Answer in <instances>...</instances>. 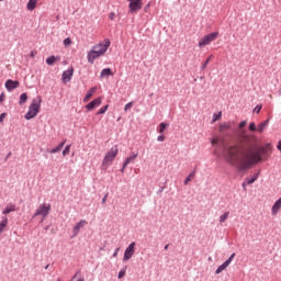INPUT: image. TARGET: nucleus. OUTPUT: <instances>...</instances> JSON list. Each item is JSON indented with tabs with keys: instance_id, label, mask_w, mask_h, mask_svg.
<instances>
[{
	"instance_id": "obj_1",
	"label": "nucleus",
	"mask_w": 281,
	"mask_h": 281,
	"mask_svg": "<svg viewBox=\"0 0 281 281\" xmlns=\"http://www.w3.org/2000/svg\"><path fill=\"white\" fill-rule=\"evenodd\" d=\"M267 154V148L260 147L259 149L247 148L244 153L245 159H240L238 156V147L231 146L226 151V161L231 164V166L236 167L237 172H245L250 170L252 166L256 164H260L262 161V155Z\"/></svg>"
},
{
	"instance_id": "obj_2",
	"label": "nucleus",
	"mask_w": 281,
	"mask_h": 281,
	"mask_svg": "<svg viewBox=\"0 0 281 281\" xmlns=\"http://www.w3.org/2000/svg\"><path fill=\"white\" fill-rule=\"evenodd\" d=\"M111 47V40L105 38L104 43L95 44L90 52H88L87 58L90 65L95 63V58H100V56H104L106 50Z\"/></svg>"
},
{
	"instance_id": "obj_3",
	"label": "nucleus",
	"mask_w": 281,
	"mask_h": 281,
	"mask_svg": "<svg viewBox=\"0 0 281 281\" xmlns=\"http://www.w3.org/2000/svg\"><path fill=\"white\" fill-rule=\"evenodd\" d=\"M43 103V99L41 95H37L32 100V103L29 106V111L24 115L25 120H34L38 113H41V104Z\"/></svg>"
},
{
	"instance_id": "obj_4",
	"label": "nucleus",
	"mask_w": 281,
	"mask_h": 281,
	"mask_svg": "<svg viewBox=\"0 0 281 281\" xmlns=\"http://www.w3.org/2000/svg\"><path fill=\"white\" fill-rule=\"evenodd\" d=\"M117 153H120V149L117 148V145H115L105 154L102 161V166H111V164L115 161V157H117Z\"/></svg>"
},
{
	"instance_id": "obj_5",
	"label": "nucleus",
	"mask_w": 281,
	"mask_h": 281,
	"mask_svg": "<svg viewBox=\"0 0 281 281\" xmlns=\"http://www.w3.org/2000/svg\"><path fill=\"white\" fill-rule=\"evenodd\" d=\"M49 212H52V204L43 203L35 211L33 218H36V216H43V218H47V216H49Z\"/></svg>"
},
{
	"instance_id": "obj_6",
	"label": "nucleus",
	"mask_w": 281,
	"mask_h": 281,
	"mask_svg": "<svg viewBox=\"0 0 281 281\" xmlns=\"http://www.w3.org/2000/svg\"><path fill=\"white\" fill-rule=\"evenodd\" d=\"M218 38V32L215 31L213 33L204 35L201 41L199 42V47H205L210 45V43H214Z\"/></svg>"
},
{
	"instance_id": "obj_7",
	"label": "nucleus",
	"mask_w": 281,
	"mask_h": 281,
	"mask_svg": "<svg viewBox=\"0 0 281 281\" xmlns=\"http://www.w3.org/2000/svg\"><path fill=\"white\" fill-rule=\"evenodd\" d=\"M135 241H132L125 249L124 256H123V262H127V260H131L133 256H135Z\"/></svg>"
},
{
	"instance_id": "obj_8",
	"label": "nucleus",
	"mask_w": 281,
	"mask_h": 281,
	"mask_svg": "<svg viewBox=\"0 0 281 281\" xmlns=\"http://www.w3.org/2000/svg\"><path fill=\"white\" fill-rule=\"evenodd\" d=\"M130 13L135 14V12H139L142 10V0H130Z\"/></svg>"
},
{
	"instance_id": "obj_9",
	"label": "nucleus",
	"mask_w": 281,
	"mask_h": 281,
	"mask_svg": "<svg viewBox=\"0 0 281 281\" xmlns=\"http://www.w3.org/2000/svg\"><path fill=\"white\" fill-rule=\"evenodd\" d=\"M71 78H74V67L68 68L61 75V80L65 85H67V82H71Z\"/></svg>"
},
{
	"instance_id": "obj_10",
	"label": "nucleus",
	"mask_w": 281,
	"mask_h": 281,
	"mask_svg": "<svg viewBox=\"0 0 281 281\" xmlns=\"http://www.w3.org/2000/svg\"><path fill=\"white\" fill-rule=\"evenodd\" d=\"M4 87L7 91H14V89H19V87H21V83L16 80L9 79L5 81Z\"/></svg>"
},
{
	"instance_id": "obj_11",
	"label": "nucleus",
	"mask_w": 281,
	"mask_h": 281,
	"mask_svg": "<svg viewBox=\"0 0 281 281\" xmlns=\"http://www.w3.org/2000/svg\"><path fill=\"white\" fill-rule=\"evenodd\" d=\"M100 104H102V98H97L94 100H92L91 102H89L87 105H86V109L88 111H93V109H97V106H100Z\"/></svg>"
},
{
	"instance_id": "obj_12",
	"label": "nucleus",
	"mask_w": 281,
	"mask_h": 281,
	"mask_svg": "<svg viewBox=\"0 0 281 281\" xmlns=\"http://www.w3.org/2000/svg\"><path fill=\"white\" fill-rule=\"evenodd\" d=\"M85 225H87L86 220H81L80 222H78L75 225V227L72 228L74 236H78L80 234V229H82V227H85Z\"/></svg>"
},
{
	"instance_id": "obj_13",
	"label": "nucleus",
	"mask_w": 281,
	"mask_h": 281,
	"mask_svg": "<svg viewBox=\"0 0 281 281\" xmlns=\"http://www.w3.org/2000/svg\"><path fill=\"white\" fill-rule=\"evenodd\" d=\"M67 140L61 142L58 146L54 147L53 149H47V153H50V155H56V153H60L63 148L65 147Z\"/></svg>"
},
{
	"instance_id": "obj_14",
	"label": "nucleus",
	"mask_w": 281,
	"mask_h": 281,
	"mask_svg": "<svg viewBox=\"0 0 281 281\" xmlns=\"http://www.w3.org/2000/svg\"><path fill=\"white\" fill-rule=\"evenodd\" d=\"M281 210V196L272 205V214L276 215Z\"/></svg>"
},
{
	"instance_id": "obj_15",
	"label": "nucleus",
	"mask_w": 281,
	"mask_h": 281,
	"mask_svg": "<svg viewBox=\"0 0 281 281\" xmlns=\"http://www.w3.org/2000/svg\"><path fill=\"white\" fill-rule=\"evenodd\" d=\"M11 212H16V205L9 203L5 209L2 211V214L7 215L10 214Z\"/></svg>"
},
{
	"instance_id": "obj_16",
	"label": "nucleus",
	"mask_w": 281,
	"mask_h": 281,
	"mask_svg": "<svg viewBox=\"0 0 281 281\" xmlns=\"http://www.w3.org/2000/svg\"><path fill=\"white\" fill-rule=\"evenodd\" d=\"M138 153L133 151L132 155L125 159L124 168H126V166H128V164H131L132 161H135V158L138 157Z\"/></svg>"
},
{
	"instance_id": "obj_17",
	"label": "nucleus",
	"mask_w": 281,
	"mask_h": 281,
	"mask_svg": "<svg viewBox=\"0 0 281 281\" xmlns=\"http://www.w3.org/2000/svg\"><path fill=\"white\" fill-rule=\"evenodd\" d=\"M38 3V0H29L26 8L30 12L36 9V4Z\"/></svg>"
},
{
	"instance_id": "obj_18",
	"label": "nucleus",
	"mask_w": 281,
	"mask_h": 281,
	"mask_svg": "<svg viewBox=\"0 0 281 281\" xmlns=\"http://www.w3.org/2000/svg\"><path fill=\"white\" fill-rule=\"evenodd\" d=\"M269 122H270V120L267 119L266 121L261 122V123L258 125V131H259V133H263V132H265V128H267V126H269Z\"/></svg>"
},
{
	"instance_id": "obj_19",
	"label": "nucleus",
	"mask_w": 281,
	"mask_h": 281,
	"mask_svg": "<svg viewBox=\"0 0 281 281\" xmlns=\"http://www.w3.org/2000/svg\"><path fill=\"white\" fill-rule=\"evenodd\" d=\"M194 177H196V169H193V171L184 179V186H188V183L192 181Z\"/></svg>"
},
{
	"instance_id": "obj_20",
	"label": "nucleus",
	"mask_w": 281,
	"mask_h": 281,
	"mask_svg": "<svg viewBox=\"0 0 281 281\" xmlns=\"http://www.w3.org/2000/svg\"><path fill=\"white\" fill-rule=\"evenodd\" d=\"M93 93H95V88H91L87 92L86 97L83 98V102H88L90 98H93Z\"/></svg>"
},
{
	"instance_id": "obj_21",
	"label": "nucleus",
	"mask_w": 281,
	"mask_h": 281,
	"mask_svg": "<svg viewBox=\"0 0 281 281\" xmlns=\"http://www.w3.org/2000/svg\"><path fill=\"white\" fill-rule=\"evenodd\" d=\"M8 227V217H2V221L0 222V234Z\"/></svg>"
},
{
	"instance_id": "obj_22",
	"label": "nucleus",
	"mask_w": 281,
	"mask_h": 281,
	"mask_svg": "<svg viewBox=\"0 0 281 281\" xmlns=\"http://www.w3.org/2000/svg\"><path fill=\"white\" fill-rule=\"evenodd\" d=\"M25 102H27V94H26L25 92H23V93L20 95V100H19L20 106H23V104H25Z\"/></svg>"
},
{
	"instance_id": "obj_23",
	"label": "nucleus",
	"mask_w": 281,
	"mask_h": 281,
	"mask_svg": "<svg viewBox=\"0 0 281 281\" xmlns=\"http://www.w3.org/2000/svg\"><path fill=\"white\" fill-rule=\"evenodd\" d=\"M54 63H56V56L52 55L46 58V65H49L52 67L54 66Z\"/></svg>"
},
{
	"instance_id": "obj_24",
	"label": "nucleus",
	"mask_w": 281,
	"mask_h": 281,
	"mask_svg": "<svg viewBox=\"0 0 281 281\" xmlns=\"http://www.w3.org/2000/svg\"><path fill=\"white\" fill-rule=\"evenodd\" d=\"M227 218H229V211L225 212L224 214H222L220 216V223H225V221H227Z\"/></svg>"
},
{
	"instance_id": "obj_25",
	"label": "nucleus",
	"mask_w": 281,
	"mask_h": 281,
	"mask_svg": "<svg viewBox=\"0 0 281 281\" xmlns=\"http://www.w3.org/2000/svg\"><path fill=\"white\" fill-rule=\"evenodd\" d=\"M234 258H236V252H233V254L228 257V259L224 262V265H225L226 267H229V265H232V260H234Z\"/></svg>"
},
{
	"instance_id": "obj_26",
	"label": "nucleus",
	"mask_w": 281,
	"mask_h": 281,
	"mask_svg": "<svg viewBox=\"0 0 281 281\" xmlns=\"http://www.w3.org/2000/svg\"><path fill=\"white\" fill-rule=\"evenodd\" d=\"M234 258H236V252H233V254L228 257V259L224 262V265H225L226 267H229V265H232V260H234Z\"/></svg>"
},
{
	"instance_id": "obj_27",
	"label": "nucleus",
	"mask_w": 281,
	"mask_h": 281,
	"mask_svg": "<svg viewBox=\"0 0 281 281\" xmlns=\"http://www.w3.org/2000/svg\"><path fill=\"white\" fill-rule=\"evenodd\" d=\"M106 111H109V104L102 106V108L97 112V115H104V113H106Z\"/></svg>"
},
{
	"instance_id": "obj_28",
	"label": "nucleus",
	"mask_w": 281,
	"mask_h": 281,
	"mask_svg": "<svg viewBox=\"0 0 281 281\" xmlns=\"http://www.w3.org/2000/svg\"><path fill=\"white\" fill-rule=\"evenodd\" d=\"M101 76H113V70H111V68H105L101 71Z\"/></svg>"
},
{
	"instance_id": "obj_29",
	"label": "nucleus",
	"mask_w": 281,
	"mask_h": 281,
	"mask_svg": "<svg viewBox=\"0 0 281 281\" xmlns=\"http://www.w3.org/2000/svg\"><path fill=\"white\" fill-rule=\"evenodd\" d=\"M168 126H170L168 123H160L158 133H164V131H166V128H168Z\"/></svg>"
},
{
	"instance_id": "obj_30",
	"label": "nucleus",
	"mask_w": 281,
	"mask_h": 281,
	"mask_svg": "<svg viewBox=\"0 0 281 281\" xmlns=\"http://www.w3.org/2000/svg\"><path fill=\"white\" fill-rule=\"evenodd\" d=\"M69 153H71V145H67L64 150H63V156L67 157V155H69Z\"/></svg>"
},
{
	"instance_id": "obj_31",
	"label": "nucleus",
	"mask_w": 281,
	"mask_h": 281,
	"mask_svg": "<svg viewBox=\"0 0 281 281\" xmlns=\"http://www.w3.org/2000/svg\"><path fill=\"white\" fill-rule=\"evenodd\" d=\"M227 268L226 265L222 263L216 270H215V273L216 276H218V273H222V271H225Z\"/></svg>"
},
{
	"instance_id": "obj_32",
	"label": "nucleus",
	"mask_w": 281,
	"mask_h": 281,
	"mask_svg": "<svg viewBox=\"0 0 281 281\" xmlns=\"http://www.w3.org/2000/svg\"><path fill=\"white\" fill-rule=\"evenodd\" d=\"M210 60H212V55L209 56L205 61L203 63V65L201 66L202 71L207 67V65H210Z\"/></svg>"
},
{
	"instance_id": "obj_33",
	"label": "nucleus",
	"mask_w": 281,
	"mask_h": 281,
	"mask_svg": "<svg viewBox=\"0 0 281 281\" xmlns=\"http://www.w3.org/2000/svg\"><path fill=\"white\" fill-rule=\"evenodd\" d=\"M132 109H133V101L128 102V103L124 106L125 113H126L127 111H131Z\"/></svg>"
},
{
	"instance_id": "obj_34",
	"label": "nucleus",
	"mask_w": 281,
	"mask_h": 281,
	"mask_svg": "<svg viewBox=\"0 0 281 281\" xmlns=\"http://www.w3.org/2000/svg\"><path fill=\"white\" fill-rule=\"evenodd\" d=\"M247 186H251V183H256V181L252 178H246L245 181Z\"/></svg>"
},
{
	"instance_id": "obj_35",
	"label": "nucleus",
	"mask_w": 281,
	"mask_h": 281,
	"mask_svg": "<svg viewBox=\"0 0 281 281\" xmlns=\"http://www.w3.org/2000/svg\"><path fill=\"white\" fill-rule=\"evenodd\" d=\"M64 45H65V47H69V45H71V38H69V37L65 38Z\"/></svg>"
},
{
	"instance_id": "obj_36",
	"label": "nucleus",
	"mask_w": 281,
	"mask_h": 281,
	"mask_svg": "<svg viewBox=\"0 0 281 281\" xmlns=\"http://www.w3.org/2000/svg\"><path fill=\"white\" fill-rule=\"evenodd\" d=\"M260 111H262V105L261 104L256 105V108L254 109V113H260Z\"/></svg>"
},
{
	"instance_id": "obj_37",
	"label": "nucleus",
	"mask_w": 281,
	"mask_h": 281,
	"mask_svg": "<svg viewBox=\"0 0 281 281\" xmlns=\"http://www.w3.org/2000/svg\"><path fill=\"white\" fill-rule=\"evenodd\" d=\"M249 131H251V132L258 131V128H256V123L252 122L249 124Z\"/></svg>"
},
{
	"instance_id": "obj_38",
	"label": "nucleus",
	"mask_w": 281,
	"mask_h": 281,
	"mask_svg": "<svg viewBox=\"0 0 281 281\" xmlns=\"http://www.w3.org/2000/svg\"><path fill=\"white\" fill-rule=\"evenodd\" d=\"M124 276H126V270H121L117 274L119 280H121V278H124Z\"/></svg>"
},
{
	"instance_id": "obj_39",
	"label": "nucleus",
	"mask_w": 281,
	"mask_h": 281,
	"mask_svg": "<svg viewBox=\"0 0 281 281\" xmlns=\"http://www.w3.org/2000/svg\"><path fill=\"white\" fill-rule=\"evenodd\" d=\"M221 115H222L221 112H220L218 114H214V115H213L214 122H216V120H221Z\"/></svg>"
},
{
	"instance_id": "obj_40",
	"label": "nucleus",
	"mask_w": 281,
	"mask_h": 281,
	"mask_svg": "<svg viewBox=\"0 0 281 281\" xmlns=\"http://www.w3.org/2000/svg\"><path fill=\"white\" fill-rule=\"evenodd\" d=\"M117 254H120V248H115L112 258H117Z\"/></svg>"
},
{
	"instance_id": "obj_41",
	"label": "nucleus",
	"mask_w": 281,
	"mask_h": 281,
	"mask_svg": "<svg viewBox=\"0 0 281 281\" xmlns=\"http://www.w3.org/2000/svg\"><path fill=\"white\" fill-rule=\"evenodd\" d=\"M258 177H260V171L257 173H254L252 176L254 181H258Z\"/></svg>"
},
{
	"instance_id": "obj_42",
	"label": "nucleus",
	"mask_w": 281,
	"mask_h": 281,
	"mask_svg": "<svg viewBox=\"0 0 281 281\" xmlns=\"http://www.w3.org/2000/svg\"><path fill=\"white\" fill-rule=\"evenodd\" d=\"M5 115H7L5 112L0 114V124L1 122H3V120H5Z\"/></svg>"
},
{
	"instance_id": "obj_43",
	"label": "nucleus",
	"mask_w": 281,
	"mask_h": 281,
	"mask_svg": "<svg viewBox=\"0 0 281 281\" xmlns=\"http://www.w3.org/2000/svg\"><path fill=\"white\" fill-rule=\"evenodd\" d=\"M246 125H247V122L246 121H241L239 123V128H245Z\"/></svg>"
},
{
	"instance_id": "obj_44",
	"label": "nucleus",
	"mask_w": 281,
	"mask_h": 281,
	"mask_svg": "<svg viewBox=\"0 0 281 281\" xmlns=\"http://www.w3.org/2000/svg\"><path fill=\"white\" fill-rule=\"evenodd\" d=\"M165 139H166V136H164V135H159L157 137V142H164Z\"/></svg>"
},
{
	"instance_id": "obj_45",
	"label": "nucleus",
	"mask_w": 281,
	"mask_h": 281,
	"mask_svg": "<svg viewBox=\"0 0 281 281\" xmlns=\"http://www.w3.org/2000/svg\"><path fill=\"white\" fill-rule=\"evenodd\" d=\"M241 188H243L244 192H247V182L244 181L241 183Z\"/></svg>"
},
{
	"instance_id": "obj_46",
	"label": "nucleus",
	"mask_w": 281,
	"mask_h": 281,
	"mask_svg": "<svg viewBox=\"0 0 281 281\" xmlns=\"http://www.w3.org/2000/svg\"><path fill=\"white\" fill-rule=\"evenodd\" d=\"M109 19H110L111 21H113V20L115 19V13H114V12H111L110 15H109Z\"/></svg>"
},
{
	"instance_id": "obj_47",
	"label": "nucleus",
	"mask_w": 281,
	"mask_h": 281,
	"mask_svg": "<svg viewBox=\"0 0 281 281\" xmlns=\"http://www.w3.org/2000/svg\"><path fill=\"white\" fill-rule=\"evenodd\" d=\"M225 128H229L228 124L221 125V131H225Z\"/></svg>"
},
{
	"instance_id": "obj_48",
	"label": "nucleus",
	"mask_w": 281,
	"mask_h": 281,
	"mask_svg": "<svg viewBox=\"0 0 281 281\" xmlns=\"http://www.w3.org/2000/svg\"><path fill=\"white\" fill-rule=\"evenodd\" d=\"M3 100H5V94H4V93H1V94H0V103L3 102Z\"/></svg>"
},
{
	"instance_id": "obj_49",
	"label": "nucleus",
	"mask_w": 281,
	"mask_h": 281,
	"mask_svg": "<svg viewBox=\"0 0 281 281\" xmlns=\"http://www.w3.org/2000/svg\"><path fill=\"white\" fill-rule=\"evenodd\" d=\"M211 143H212V146H215V144H218V140H217L216 138H213V139L211 140Z\"/></svg>"
},
{
	"instance_id": "obj_50",
	"label": "nucleus",
	"mask_w": 281,
	"mask_h": 281,
	"mask_svg": "<svg viewBox=\"0 0 281 281\" xmlns=\"http://www.w3.org/2000/svg\"><path fill=\"white\" fill-rule=\"evenodd\" d=\"M78 276H80V271H77L74 277H72V280H76L78 278Z\"/></svg>"
},
{
	"instance_id": "obj_51",
	"label": "nucleus",
	"mask_w": 281,
	"mask_h": 281,
	"mask_svg": "<svg viewBox=\"0 0 281 281\" xmlns=\"http://www.w3.org/2000/svg\"><path fill=\"white\" fill-rule=\"evenodd\" d=\"M109 196V194H105L102 199V203H106V198Z\"/></svg>"
},
{
	"instance_id": "obj_52",
	"label": "nucleus",
	"mask_w": 281,
	"mask_h": 281,
	"mask_svg": "<svg viewBox=\"0 0 281 281\" xmlns=\"http://www.w3.org/2000/svg\"><path fill=\"white\" fill-rule=\"evenodd\" d=\"M169 247H170V244L165 245V247H164L165 251H168Z\"/></svg>"
},
{
	"instance_id": "obj_53",
	"label": "nucleus",
	"mask_w": 281,
	"mask_h": 281,
	"mask_svg": "<svg viewBox=\"0 0 281 281\" xmlns=\"http://www.w3.org/2000/svg\"><path fill=\"white\" fill-rule=\"evenodd\" d=\"M60 61V56H55V63Z\"/></svg>"
},
{
	"instance_id": "obj_54",
	"label": "nucleus",
	"mask_w": 281,
	"mask_h": 281,
	"mask_svg": "<svg viewBox=\"0 0 281 281\" xmlns=\"http://www.w3.org/2000/svg\"><path fill=\"white\" fill-rule=\"evenodd\" d=\"M124 170H126V167H124V162H123V166L121 168V172H124Z\"/></svg>"
},
{
	"instance_id": "obj_55",
	"label": "nucleus",
	"mask_w": 281,
	"mask_h": 281,
	"mask_svg": "<svg viewBox=\"0 0 281 281\" xmlns=\"http://www.w3.org/2000/svg\"><path fill=\"white\" fill-rule=\"evenodd\" d=\"M148 8H150V3H147L146 7H145V12L146 10H148Z\"/></svg>"
},
{
	"instance_id": "obj_56",
	"label": "nucleus",
	"mask_w": 281,
	"mask_h": 281,
	"mask_svg": "<svg viewBox=\"0 0 281 281\" xmlns=\"http://www.w3.org/2000/svg\"><path fill=\"white\" fill-rule=\"evenodd\" d=\"M10 155H12V153H9L5 157V160H8V158L10 157Z\"/></svg>"
},
{
	"instance_id": "obj_57",
	"label": "nucleus",
	"mask_w": 281,
	"mask_h": 281,
	"mask_svg": "<svg viewBox=\"0 0 281 281\" xmlns=\"http://www.w3.org/2000/svg\"><path fill=\"white\" fill-rule=\"evenodd\" d=\"M31 56H32V58H34V56H35L34 52H31Z\"/></svg>"
},
{
	"instance_id": "obj_58",
	"label": "nucleus",
	"mask_w": 281,
	"mask_h": 281,
	"mask_svg": "<svg viewBox=\"0 0 281 281\" xmlns=\"http://www.w3.org/2000/svg\"><path fill=\"white\" fill-rule=\"evenodd\" d=\"M45 269H49V263L45 266Z\"/></svg>"
},
{
	"instance_id": "obj_59",
	"label": "nucleus",
	"mask_w": 281,
	"mask_h": 281,
	"mask_svg": "<svg viewBox=\"0 0 281 281\" xmlns=\"http://www.w3.org/2000/svg\"><path fill=\"white\" fill-rule=\"evenodd\" d=\"M44 229L47 232V229H49V226H46Z\"/></svg>"
},
{
	"instance_id": "obj_60",
	"label": "nucleus",
	"mask_w": 281,
	"mask_h": 281,
	"mask_svg": "<svg viewBox=\"0 0 281 281\" xmlns=\"http://www.w3.org/2000/svg\"><path fill=\"white\" fill-rule=\"evenodd\" d=\"M149 97H150V98H153V93H151V94H149Z\"/></svg>"
},
{
	"instance_id": "obj_61",
	"label": "nucleus",
	"mask_w": 281,
	"mask_h": 281,
	"mask_svg": "<svg viewBox=\"0 0 281 281\" xmlns=\"http://www.w3.org/2000/svg\"><path fill=\"white\" fill-rule=\"evenodd\" d=\"M266 146H269V144H266Z\"/></svg>"
},
{
	"instance_id": "obj_62",
	"label": "nucleus",
	"mask_w": 281,
	"mask_h": 281,
	"mask_svg": "<svg viewBox=\"0 0 281 281\" xmlns=\"http://www.w3.org/2000/svg\"><path fill=\"white\" fill-rule=\"evenodd\" d=\"M0 1H5V0H0Z\"/></svg>"
}]
</instances>
